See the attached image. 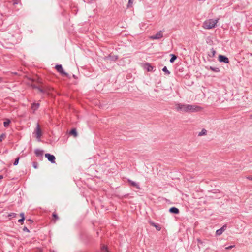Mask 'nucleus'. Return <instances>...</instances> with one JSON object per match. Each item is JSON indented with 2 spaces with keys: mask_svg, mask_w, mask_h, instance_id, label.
I'll return each instance as SVG.
<instances>
[{
  "mask_svg": "<svg viewBox=\"0 0 252 252\" xmlns=\"http://www.w3.org/2000/svg\"><path fill=\"white\" fill-rule=\"evenodd\" d=\"M175 108L177 111H181L184 112H194L199 110V107L195 105L177 104L175 105Z\"/></svg>",
  "mask_w": 252,
  "mask_h": 252,
  "instance_id": "obj_1",
  "label": "nucleus"
},
{
  "mask_svg": "<svg viewBox=\"0 0 252 252\" xmlns=\"http://www.w3.org/2000/svg\"><path fill=\"white\" fill-rule=\"evenodd\" d=\"M219 19H209L205 20L202 25V27L207 30L215 28L217 26Z\"/></svg>",
  "mask_w": 252,
  "mask_h": 252,
  "instance_id": "obj_2",
  "label": "nucleus"
},
{
  "mask_svg": "<svg viewBox=\"0 0 252 252\" xmlns=\"http://www.w3.org/2000/svg\"><path fill=\"white\" fill-rule=\"evenodd\" d=\"M163 37V34L161 31L158 32L155 35L150 36L149 38L151 40L159 39Z\"/></svg>",
  "mask_w": 252,
  "mask_h": 252,
  "instance_id": "obj_3",
  "label": "nucleus"
},
{
  "mask_svg": "<svg viewBox=\"0 0 252 252\" xmlns=\"http://www.w3.org/2000/svg\"><path fill=\"white\" fill-rule=\"evenodd\" d=\"M35 133L36 138L38 140H39V139L42 135V131L39 124L37 125V127L35 131Z\"/></svg>",
  "mask_w": 252,
  "mask_h": 252,
  "instance_id": "obj_4",
  "label": "nucleus"
},
{
  "mask_svg": "<svg viewBox=\"0 0 252 252\" xmlns=\"http://www.w3.org/2000/svg\"><path fill=\"white\" fill-rule=\"evenodd\" d=\"M219 61L220 62H224L226 63H229V59L228 58L225 57L223 55H219Z\"/></svg>",
  "mask_w": 252,
  "mask_h": 252,
  "instance_id": "obj_5",
  "label": "nucleus"
},
{
  "mask_svg": "<svg viewBox=\"0 0 252 252\" xmlns=\"http://www.w3.org/2000/svg\"><path fill=\"white\" fill-rule=\"evenodd\" d=\"M46 158H47L49 161L52 163L55 162V157L54 156L50 155V154H46L45 155Z\"/></svg>",
  "mask_w": 252,
  "mask_h": 252,
  "instance_id": "obj_6",
  "label": "nucleus"
},
{
  "mask_svg": "<svg viewBox=\"0 0 252 252\" xmlns=\"http://www.w3.org/2000/svg\"><path fill=\"white\" fill-rule=\"evenodd\" d=\"M226 225H223L220 229L216 231V235H220L226 229Z\"/></svg>",
  "mask_w": 252,
  "mask_h": 252,
  "instance_id": "obj_7",
  "label": "nucleus"
},
{
  "mask_svg": "<svg viewBox=\"0 0 252 252\" xmlns=\"http://www.w3.org/2000/svg\"><path fill=\"white\" fill-rule=\"evenodd\" d=\"M144 67L148 71H151L153 69V67L149 63H146L144 65Z\"/></svg>",
  "mask_w": 252,
  "mask_h": 252,
  "instance_id": "obj_8",
  "label": "nucleus"
},
{
  "mask_svg": "<svg viewBox=\"0 0 252 252\" xmlns=\"http://www.w3.org/2000/svg\"><path fill=\"white\" fill-rule=\"evenodd\" d=\"M170 212L174 214H178L179 213V210L178 208L175 207H172L169 209Z\"/></svg>",
  "mask_w": 252,
  "mask_h": 252,
  "instance_id": "obj_9",
  "label": "nucleus"
},
{
  "mask_svg": "<svg viewBox=\"0 0 252 252\" xmlns=\"http://www.w3.org/2000/svg\"><path fill=\"white\" fill-rule=\"evenodd\" d=\"M70 135L73 136L74 137H77V133L75 129H72L69 133Z\"/></svg>",
  "mask_w": 252,
  "mask_h": 252,
  "instance_id": "obj_10",
  "label": "nucleus"
},
{
  "mask_svg": "<svg viewBox=\"0 0 252 252\" xmlns=\"http://www.w3.org/2000/svg\"><path fill=\"white\" fill-rule=\"evenodd\" d=\"M55 68L58 72L61 73L62 74L63 73V69L61 65H57L56 66Z\"/></svg>",
  "mask_w": 252,
  "mask_h": 252,
  "instance_id": "obj_11",
  "label": "nucleus"
},
{
  "mask_svg": "<svg viewBox=\"0 0 252 252\" xmlns=\"http://www.w3.org/2000/svg\"><path fill=\"white\" fill-rule=\"evenodd\" d=\"M128 181L131 184V186H134L137 189H139V186L135 182H133L130 180H128Z\"/></svg>",
  "mask_w": 252,
  "mask_h": 252,
  "instance_id": "obj_12",
  "label": "nucleus"
},
{
  "mask_svg": "<svg viewBox=\"0 0 252 252\" xmlns=\"http://www.w3.org/2000/svg\"><path fill=\"white\" fill-rule=\"evenodd\" d=\"M39 106V103H33L32 104V108L34 110H36Z\"/></svg>",
  "mask_w": 252,
  "mask_h": 252,
  "instance_id": "obj_13",
  "label": "nucleus"
},
{
  "mask_svg": "<svg viewBox=\"0 0 252 252\" xmlns=\"http://www.w3.org/2000/svg\"><path fill=\"white\" fill-rule=\"evenodd\" d=\"M207 133V130L205 129H203L198 134V136H201L203 135H206Z\"/></svg>",
  "mask_w": 252,
  "mask_h": 252,
  "instance_id": "obj_14",
  "label": "nucleus"
},
{
  "mask_svg": "<svg viewBox=\"0 0 252 252\" xmlns=\"http://www.w3.org/2000/svg\"><path fill=\"white\" fill-rule=\"evenodd\" d=\"M10 123V121L9 119H5V121L3 123V125L4 127H7Z\"/></svg>",
  "mask_w": 252,
  "mask_h": 252,
  "instance_id": "obj_15",
  "label": "nucleus"
},
{
  "mask_svg": "<svg viewBox=\"0 0 252 252\" xmlns=\"http://www.w3.org/2000/svg\"><path fill=\"white\" fill-rule=\"evenodd\" d=\"M43 152L40 150H36L35 151V153L37 156H39L43 155Z\"/></svg>",
  "mask_w": 252,
  "mask_h": 252,
  "instance_id": "obj_16",
  "label": "nucleus"
},
{
  "mask_svg": "<svg viewBox=\"0 0 252 252\" xmlns=\"http://www.w3.org/2000/svg\"><path fill=\"white\" fill-rule=\"evenodd\" d=\"M171 56H172V57H171V58L170 60V62L171 63H173L174 61L176 59L177 57L175 55H173V54H171Z\"/></svg>",
  "mask_w": 252,
  "mask_h": 252,
  "instance_id": "obj_17",
  "label": "nucleus"
},
{
  "mask_svg": "<svg viewBox=\"0 0 252 252\" xmlns=\"http://www.w3.org/2000/svg\"><path fill=\"white\" fill-rule=\"evenodd\" d=\"M210 69H211V70L215 71L216 72H218L220 71L219 69L217 67L214 68V67L211 66V67H210Z\"/></svg>",
  "mask_w": 252,
  "mask_h": 252,
  "instance_id": "obj_18",
  "label": "nucleus"
},
{
  "mask_svg": "<svg viewBox=\"0 0 252 252\" xmlns=\"http://www.w3.org/2000/svg\"><path fill=\"white\" fill-rule=\"evenodd\" d=\"M32 86L33 88H37L38 89V90L40 92H42L43 91V89L40 87H37L35 86L34 85H32Z\"/></svg>",
  "mask_w": 252,
  "mask_h": 252,
  "instance_id": "obj_19",
  "label": "nucleus"
},
{
  "mask_svg": "<svg viewBox=\"0 0 252 252\" xmlns=\"http://www.w3.org/2000/svg\"><path fill=\"white\" fill-rule=\"evenodd\" d=\"M215 54H216V51L213 49H212L211 50V53L209 54V56L210 57H213L215 55Z\"/></svg>",
  "mask_w": 252,
  "mask_h": 252,
  "instance_id": "obj_20",
  "label": "nucleus"
},
{
  "mask_svg": "<svg viewBox=\"0 0 252 252\" xmlns=\"http://www.w3.org/2000/svg\"><path fill=\"white\" fill-rule=\"evenodd\" d=\"M162 70L167 74H169L170 72L167 70V68L166 66L164 67Z\"/></svg>",
  "mask_w": 252,
  "mask_h": 252,
  "instance_id": "obj_21",
  "label": "nucleus"
},
{
  "mask_svg": "<svg viewBox=\"0 0 252 252\" xmlns=\"http://www.w3.org/2000/svg\"><path fill=\"white\" fill-rule=\"evenodd\" d=\"M134 0H129L128 3L127 5L128 7H131L133 4Z\"/></svg>",
  "mask_w": 252,
  "mask_h": 252,
  "instance_id": "obj_22",
  "label": "nucleus"
},
{
  "mask_svg": "<svg viewBox=\"0 0 252 252\" xmlns=\"http://www.w3.org/2000/svg\"><path fill=\"white\" fill-rule=\"evenodd\" d=\"M19 160V158H17L15 159V161H14V165H17L18 164Z\"/></svg>",
  "mask_w": 252,
  "mask_h": 252,
  "instance_id": "obj_23",
  "label": "nucleus"
},
{
  "mask_svg": "<svg viewBox=\"0 0 252 252\" xmlns=\"http://www.w3.org/2000/svg\"><path fill=\"white\" fill-rule=\"evenodd\" d=\"M5 136L4 134H1L0 135V141H2L5 138Z\"/></svg>",
  "mask_w": 252,
  "mask_h": 252,
  "instance_id": "obj_24",
  "label": "nucleus"
},
{
  "mask_svg": "<svg viewBox=\"0 0 252 252\" xmlns=\"http://www.w3.org/2000/svg\"><path fill=\"white\" fill-rule=\"evenodd\" d=\"M154 227L158 231H160L161 230V227L158 225L156 224V225Z\"/></svg>",
  "mask_w": 252,
  "mask_h": 252,
  "instance_id": "obj_25",
  "label": "nucleus"
},
{
  "mask_svg": "<svg viewBox=\"0 0 252 252\" xmlns=\"http://www.w3.org/2000/svg\"><path fill=\"white\" fill-rule=\"evenodd\" d=\"M234 247H235L234 245H231V246H228L227 247H226L225 249H227V250H228V249H232V248H233Z\"/></svg>",
  "mask_w": 252,
  "mask_h": 252,
  "instance_id": "obj_26",
  "label": "nucleus"
},
{
  "mask_svg": "<svg viewBox=\"0 0 252 252\" xmlns=\"http://www.w3.org/2000/svg\"><path fill=\"white\" fill-rule=\"evenodd\" d=\"M33 166L34 168H37V163L36 162H33Z\"/></svg>",
  "mask_w": 252,
  "mask_h": 252,
  "instance_id": "obj_27",
  "label": "nucleus"
},
{
  "mask_svg": "<svg viewBox=\"0 0 252 252\" xmlns=\"http://www.w3.org/2000/svg\"><path fill=\"white\" fill-rule=\"evenodd\" d=\"M8 216L9 217H14L16 216V214L15 213H11L10 214L8 215Z\"/></svg>",
  "mask_w": 252,
  "mask_h": 252,
  "instance_id": "obj_28",
  "label": "nucleus"
},
{
  "mask_svg": "<svg viewBox=\"0 0 252 252\" xmlns=\"http://www.w3.org/2000/svg\"><path fill=\"white\" fill-rule=\"evenodd\" d=\"M149 223L151 225L153 226H155L156 225V224H155V223H154L152 221H149Z\"/></svg>",
  "mask_w": 252,
  "mask_h": 252,
  "instance_id": "obj_29",
  "label": "nucleus"
},
{
  "mask_svg": "<svg viewBox=\"0 0 252 252\" xmlns=\"http://www.w3.org/2000/svg\"><path fill=\"white\" fill-rule=\"evenodd\" d=\"M246 178L249 180H252V176H248L246 177Z\"/></svg>",
  "mask_w": 252,
  "mask_h": 252,
  "instance_id": "obj_30",
  "label": "nucleus"
},
{
  "mask_svg": "<svg viewBox=\"0 0 252 252\" xmlns=\"http://www.w3.org/2000/svg\"><path fill=\"white\" fill-rule=\"evenodd\" d=\"M53 217H54L55 220H56V219H58V217H57V215L56 214L54 213L53 214Z\"/></svg>",
  "mask_w": 252,
  "mask_h": 252,
  "instance_id": "obj_31",
  "label": "nucleus"
},
{
  "mask_svg": "<svg viewBox=\"0 0 252 252\" xmlns=\"http://www.w3.org/2000/svg\"><path fill=\"white\" fill-rule=\"evenodd\" d=\"M25 218H21V219H19L18 220V222L21 223L23 221V220H24Z\"/></svg>",
  "mask_w": 252,
  "mask_h": 252,
  "instance_id": "obj_32",
  "label": "nucleus"
},
{
  "mask_svg": "<svg viewBox=\"0 0 252 252\" xmlns=\"http://www.w3.org/2000/svg\"><path fill=\"white\" fill-rule=\"evenodd\" d=\"M20 216L21 217V218H24V214L23 213H21L20 214Z\"/></svg>",
  "mask_w": 252,
  "mask_h": 252,
  "instance_id": "obj_33",
  "label": "nucleus"
},
{
  "mask_svg": "<svg viewBox=\"0 0 252 252\" xmlns=\"http://www.w3.org/2000/svg\"><path fill=\"white\" fill-rule=\"evenodd\" d=\"M23 230H24V231H27V232H29V231L27 227L24 228Z\"/></svg>",
  "mask_w": 252,
  "mask_h": 252,
  "instance_id": "obj_34",
  "label": "nucleus"
},
{
  "mask_svg": "<svg viewBox=\"0 0 252 252\" xmlns=\"http://www.w3.org/2000/svg\"><path fill=\"white\" fill-rule=\"evenodd\" d=\"M103 249L104 250L105 249L106 251H107V247H106V246H104L103 247Z\"/></svg>",
  "mask_w": 252,
  "mask_h": 252,
  "instance_id": "obj_35",
  "label": "nucleus"
},
{
  "mask_svg": "<svg viewBox=\"0 0 252 252\" xmlns=\"http://www.w3.org/2000/svg\"><path fill=\"white\" fill-rule=\"evenodd\" d=\"M63 74H64V76H68V74L66 73H65L64 71Z\"/></svg>",
  "mask_w": 252,
  "mask_h": 252,
  "instance_id": "obj_36",
  "label": "nucleus"
},
{
  "mask_svg": "<svg viewBox=\"0 0 252 252\" xmlns=\"http://www.w3.org/2000/svg\"><path fill=\"white\" fill-rule=\"evenodd\" d=\"M3 178V176L0 175V180Z\"/></svg>",
  "mask_w": 252,
  "mask_h": 252,
  "instance_id": "obj_37",
  "label": "nucleus"
},
{
  "mask_svg": "<svg viewBox=\"0 0 252 252\" xmlns=\"http://www.w3.org/2000/svg\"><path fill=\"white\" fill-rule=\"evenodd\" d=\"M1 77H0V81H1Z\"/></svg>",
  "mask_w": 252,
  "mask_h": 252,
  "instance_id": "obj_38",
  "label": "nucleus"
}]
</instances>
